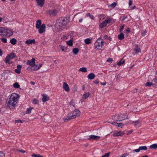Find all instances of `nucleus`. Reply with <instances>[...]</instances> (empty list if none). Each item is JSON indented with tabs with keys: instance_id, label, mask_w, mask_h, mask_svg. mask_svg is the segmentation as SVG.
Here are the masks:
<instances>
[{
	"instance_id": "64",
	"label": "nucleus",
	"mask_w": 157,
	"mask_h": 157,
	"mask_svg": "<svg viewBox=\"0 0 157 157\" xmlns=\"http://www.w3.org/2000/svg\"><path fill=\"white\" fill-rule=\"evenodd\" d=\"M108 36L107 35H105L104 37V39H106L107 38V37Z\"/></svg>"
},
{
	"instance_id": "47",
	"label": "nucleus",
	"mask_w": 157,
	"mask_h": 157,
	"mask_svg": "<svg viewBox=\"0 0 157 157\" xmlns=\"http://www.w3.org/2000/svg\"><path fill=\"white\" fill-rule=\"evenodd\" d=\"M0 157H5L4 153L2 151H0Z\"/></svg>"
},
{
	"instance_id": "35",
	"label": "nucleus",
	"mask_w": 157,
	"mask_h": 157,
	"mask_svg": "<svg viewBox=\"0 0 157 157\" xmlns=\"http://www.w3.org/2000/svg\"><path fill=\"white\" fill-rule=\"evenodd\" d=\"M71 118L70 116V115H68V117L67 118H63V121L64 122H67L68 120L72 119H70Z\"/></svg>"
},
{
	"instance_id": "2",
	"label": "nucleus",
	"mask_w": 157,
	"mask_h": 157,
	"mask_svg": "<svg viewBox=\"0 0 157 157\" xmlns=\"http://www.w3.org/2000/svg\"><path fill=\"white\" fill-rule=\"evenodd\" d=\"M67 24V21L64 19L59 18L57 20L56 24V27L58 29L63 26L66 25Z\"/></svg>"
},
{
	"instance_id": "31",
	"label": "nucleus",
	"mask_w": 157,
	"mask_h": 157,
	"mask_svg": "<svg viewBox=\"0 0 157 157\" xmlns=\"http://www.w3.org/2000/svg\"><path fill=\"white\" fill-rule=\"evenodd\" d=\"M79 71L83 72H86L87 71L86 68L85 67L80 68L79 69Z\"/></svg>"
},
{
	"instance_id": "60",
	"label": "nucleus",
	"mask_w": 157,
	"mask_h": 157,
	"mask_svg": "<svg viewBox=\"0 0 157 157\" xmlns=\"http://www.w3.org/2000/svg\"><path fill=\"white\" fill-rule=\"evenodd\" d=\"M136 7L135 6H133L130 7L131 10H133L136 8Z\"/></svg>"
},
{
	"instance_id": "48",
	"label": "nucleus",
	"mask_w": 157,
	"mask_h": 157,
	"mask_svg": "<svg viewBox=\"0 0 157 157\" xmlns=\"http://www.w3.org/2000/svg\"><path fill=\"white\" fill-rule=\"evenodd\" d=\"M38 101L36 99H34L33 100V103L35 104H36L38 103Z\"/></svg>"
},
{
	"instance_id": "7",
	"label": "nucleus",
	"mask_w": 157,
	"mask_h": 157,
	"mask_svg": "<svg viewBox=\"0 0 157 157\" xmlns=\"http://www.w3.org/2000/svg\"><path fill=\"white\" fill-rule=\"evenodd\" d=\"M57 13V11L56 10H50L46 11V13L52 17L56 16Z\"/></svg>"
},
{
	"instance_id": "4",
	"label": "nucleus",
	"mask_w": 157,
	"mask_h": 157,
	"mask_svg": "<svg viewBox=\"0 0 157 157\" xmlns=\"http://www.w3.org/2000/svg\"><path fill=\"white\" fill-rule=\"evenodd\" d=\"M80 112L78 109L75 110L68 114V115H70V119H72L78 117L80 116Z\"/></svg>"
},
{
	"instance_id": "5",
	"label": "nucleus",
	"mask_w": 157,
	"mask_h": 157,
	"mask_svg": "<svg viewBox=\"0 0 157 157\" xmlns=\"http://www.w3.org/2000/svg\"><path fill=\"white\" fill-rule=\"evenodd\" d=\"M16 57V54L14 53H12L8 55L6 58L5 62L6 63L10 64L12 63L10 60Z\"/></svg>"
},
{
	"instance_id": "56",
	"label": "nucleus",
	"mask_w": 157,
	"mask_h": 157,
	"mask_svg": "<svg viewBox=\"0 0 157 157\" xmlns=\"http://www.w3.org/2000/svg\"><path fill=\"white\" fill-rule=\"evenodd\" d=\"M94 82L95 83L97 84H98L99 83V82L98 79H97L96 80H95L94 81Z\"/></svg>"
},
{
	"instance_id": "19",
	"label": "nucleus",
	"mask_w": 157,
	"mask_h": 157,
	"mask_svg": "<svg viewBox=\"0 0 157 157\" xmlns=\"http://www.w3.org/2000/svg\"><path fill=\"white\" fill-rule=\"evenodd\" d=\"M7 36H10L13 34V32L10 30L7 29L4 31Z\"/></svg>"
},
{
	"instance_id": "51",
	"label": "nucleus",
	"mask_w": 157,
	"mask_h": 157,
	"mask_svg": "<svg viewBox=\"0 0 157 157\" xmlns=\"http://www.w3.org/2000/svg\"><path fill=\"white\" fill-rule=\"evenodd\" d=\"M113 61V59L112 58H109L107 60V62H112Z\"/></svg>"
},
{
	"instance_id": "23",
	"label": "nucleus",
	"mask_w": 157,
	"mask_h": 157,
	"mask_svg": "<svg viewBox=\"0 0 157 157\" xmlns=\"http://www.w3.org/2000/svg\"><path fill=\"white\" fill-rule=\"evenodd\" d=\"M75 101L73 99H72L71 101L69 102V105L71 108H73L75 107Z\"/></svg>"
},
{
	"instance_id": "12",
	"label": "nucleus",
	"mask_w": 157,
	"mask_h": 157,
	"mask_svg": "<svg viewBox=\"0 0 157 157\" xmlns=\"http://www.w3.org/2000/svg\"><path fill=\"white\" fill-rule=\"evenodd\" d=\"M45 27H46V26H45V24H42L41 25V26L39 29V30H38L39 33L40 34H42L44 32L45 30Z\"/></svg>"
},
{
	"instance_id": "44",
	"label": "nucleus",
	"mask_w": 157,
	"mask_h": 157,
	"mask_svg": "<svg viewBox=\"0 0 157 157\" xmlns=\"http://www.w3.org/2000/svg\"><path fill=\"white\" fill-rule=\"evenodd\" d=\"M15 72L18 74H19L21 73V70L18 69H16L14 70Z\"/></svg>"
},
{
	"instance_id": "54",
	"label": "nucleus",
	"mask_w": 157,
	"mask_h": 157,
	"mask_svg": "<svg viewBox=\"0 0 157 157\" xmlns=\"http://www.w3.org/2000/svg\"><path fill=\"white\" fill-rule=\"evenodd\" d=\"M132 4V1L131 0H129V6H131Z\"/></svg>"
},
{
	"instance_id": "27",
	"label": "nucleus",
	"mask_w": 157,
	"mask_h": 157,
	"mask_svg": "<svg viewBox=\"0 0 157 157\" xmlns=\"http://www.w3.org/2000/svg\"><path fill=\"white\" fill-rule=\"evenodd\" d=\"M17 41V40L14 38H13L10 40V43L13 45L16 44Z\"/></svg>"
},
{
	"instance_id": "50",
	"label": "nucleus",
	"mask_w": 157,
	"mask_h": 157,
	"mask_svg": "<svg viewBox=\"0 0 157 157\" xmlns=\"http://www.w3.org/2000/svg\"><path fill=\"white\" fill-rule=\"evenodd\" d=\"M116 3L115 2H113L112 4L110 6L113 8L115 7L116 5Z\"/></svg>"
},
{
	"instance_id": "43",
	"label": "nucleus",
	"mask_w": 157,
	"mask_h": 157,
	"mask_svg": "<svg viewBox=\"0 0 157 157\" xmlns=\"http://www.w3.org/2000/svg\"><path fill=\"white\" fill-rule=\"evenodd\" d=\"M1 41L4 43H6L7 42V39L5 38H1Z\"/></svg>"
},
{
	"instance_id": "49",
	"label": "nucleus",
	"mask_w": 157,
	"mask_h": 157,
	"mask_svg": "<svg viewBox=\"0 0 157 157\" xmlns=\"http://www.w3.org/2000/svg\"><path fill=\"white\" fill-rule=\"evenodd\" d=\"M109 155V153H107L105 154L102 156V157H108Z\"/></svg>"
},
{
	"instance_id": "11",
	"label": "nucleus",
	"mask_w": 157,
	"mask_h": 157,
	"mask_svg": "<svg viewBox=\"0 0 157 157\" xmlns=\"http://www.w3.org/2000/svg\"><path fill=\"white\" fill-rule=\"evenodd\" d=\"M147 149V147L146 146H140L138 149L133 150L136 152H139L141 150H146Z\"/></svg>"
},
{
	"instance_id": "6",
	"label": "nucleus",
	"mask_w": 157,
	"mask_h": 157,
	"mask_svg": "<svg viewBox=\"0 0 157 157\" xmlns=\"http://www.w3.org/2000/svg\"><path fill=\"white\" fill-rule=\"evenodd\" d=\"M103 40L101 38L98 39L94 44L95 48L98 49H101L103 45Z\"/></svg>"
},
{
	"instance_id": "45",
	"label": "nucleus",
	"mask_w": 157,
	"mask_h": 157,
	"mask_svg": "<svg viewBox=\"0 0 157 157\" xmlns=\"http://www.w3.org/2000/svg\"><path fill=\"white\" fill-rule=\"evenodd\" d=\"M130 32V30L129 28H128L127 29L125 30L124 31V32L127 34H128V33Z\"/></svg>"
},
{
	"instance_id": "36",
	"label": "nucleus",
	"mask_w": 157,
	"mask_h": 157,
	"mask_svg": "<svg viewBox=\"0 0 157 157\" xmlns=\"http://www.w3.org/2000/svg\"><path fill=\"white\" fill-rule=\"evenodd\" d=\"M152 85H154L157 82V79L155 78H154L151 82Z\"/></svg>"
},
{
	"instance_id": "34",
	"label": "nucleus",
	"mask_w": 157,
	"mask_h": 157,
	"mask_svg": "<svg viewBox=\"0 0 157 157\" xmlns=\"http://www.w3.org/2000/svg\"><path fill=\"white\" fill-rule=\"evenodd\" d=\"M33 109V107H30V108H27V111L26 112V113L27 114H29L31 113V110L32 109Z\"/></svg>"
},
{
	"instance_id": "62",
	"label": "nucleus",
	"mask_w": 157,
	"mask_h": 157,
	"mask_svg": "<svg viewBox=\"0 0 157 157\" xmlns=\"http://www.w3.org/2000/svg\"><path fill=\"white\" fill-rule=\"evenodd\" d=\"M133 131V130H132L130 132H128L127 133V135H129V134L131 133Z\"/></svg>"
},
{
	"instance_id": "10",
	"label": "nucleus",
	"mask_w": 157,
	"mask_h": 157,
	"mask_svg": "<svg viewBox=\"0 0 157 157\" xmlns=\"http://www.w3.org/2000/svg\"><path fill=\"white\" fill-rule=\"evenodd\" d=\"M42 64H39L38 65L34 64L32 67L31 68V70L32 71H36L39 69L42 66Z\"/></svg>"
},
{
	"instance_id": "61",
	"label": "nucleus",
	"mask_w": 157,
	"mask_h": 157,
	"mask_svg": "<svg viewBox=\"0 0 157 157\" xmlns=\"http://www.w3.org/2000/svg\"><path fill=\"white\" fill-rule=\"evenodd\" d=\"M101 84L102 85L105 86L106 84V82H101Z\"/></svg>"
},
{
	"instance_id": "28",
	"label": "nucleus",
	"mask_w": 157,
	"mask_h": 157,
	"mask_svg": "<svg viewBox=\"0 0 157 157\" xmlns=\"http://www.w3.org/2000/svg\"><path fill=\"white\" fill-rule=\"evenodd\" d=\"M124 60L122 59L119 62H118L117 64L119 66H121L122 65H123L124 63Z\"/></svg>"
},
{
	"instance_id": "40",
	"label": "nucleus",
	"mask_w": 157,
	"mask_h": 157,
	"mask_svg": "<svg viewBox=\"0 0 157 157\" xmlns=\"http://www.w3.org/2000/svg\"><path fill=\"white\" fill-rule=\"evenodd\" d=\"M5 31V29L4 28L0 27V35L1 34L3 33Z\"/></svg>"
},
{
	"instance_id": "46",
	"label": "nucleus",
	"mask_w": 157,
	"mask_h": 157,
	"mask_svg": "<svg viewBox=\"0 0 157 157\" xmlns=\"http://www.w3.org/2000/svg\"><path fill=\"white\" fill-rule=\"evenodd\" d=\"M152 85L151 82H147L146 84V86H150L151 85Z\"/></svg>"
},
{
	"instance_id": "24",
	"label": "nucleus",
	"mask_w": 157,
	"mask_h": 157,
	"mask_svg": "<svg viewBox=\"0 0 157 157\" xmlns=\"http://www.w3.org/2000/svg\"><path fill=\"white\" fill-rule=\"evenodd\" d=\"M124 34L121 33L118 36V38L120 40H122L124 38Z\"/></svg>"
},
{
	"instance_id": "52",
	"label": "nucleus",
	"mask_w": 157,
	"mask_h": 157,
	"mask_svg": "<svg viewBox=\"0 0 157 157\" xmlns=\"http://www.w3.org/2000/svg\"><path fill=\"white\" fill-rule=\"evenodd\" d=\"M15 122L17 123H22V122L20 120H16Z\"/></svg>"
},
{
	"instance_id": "55",
	"label": "nucleus",
	"mask_w": 157,
	"mask_h": 157,
	"mask_svg": "<svg viewBox=\"0 0 157 157\" xmlns=\"http://www.w3.org/2000/svg\"><path fill=\"white\" fill-rule=\"evenodd\" d=\"M124 25H123L121 27L120 30V32H121L124 29Z\"/></svg>"
},
{
	"instance_id": "42",
	"label": "nucleus",
	"mask_w": 157,
	"mask_h": 157,
	"mask_svg": "<svg viewBox=\"0 0 157 157\" xmlns=\"http://www.w3.org/2000/svg\"><path fill=\"white\" fill-rule=\"evenodd\" d=\"M32 156L34 157H43V156L41 155L38 154H33Z\"/></svg>"
},
{
	"instance_id": "39",
	"label": "nucleus",
	"mask_w": 157,
	"mask_h": 157,
	"mask_svg": "<svg viewBox=\"0 0 157 157\" xmlns=\"http://www.w3.org/2000/svg\"><path fill=\"white\" fill-rule=\"evenodd\" d=\"M86 16H89L90 18L92 20H93L94 18V16L92 15H91L90 13H87V14L86 15Z\"/></svg>"
},
{
	"instance_id": "9",
	"label": "nucleus",
	"mask_w": 157,
	"mask_h": 157,
	"mask_svg": "<svg viewBox=\"0 0 157 157\" xmlns=\"http://www.w3.org/2000/svg\"><path fill=\"white\" fill-rule=\"evenodd\" d=\"M35 63V59L34 58H33L31 60H28L27 62V65H29L31 66V67H32Z\"/></svg>"
},
{
	"instance_id": "57",
	"label": "nucleus",
	"mask_w": 157,
	"mask_h": 157,
	"mask_svg": "<svg viewBox=\"0 0 157 157\" xmlns=\"http://www.w3.org/2000/svg\"><path fill=\"white\" fill-rule=\"evenodd\" d=\"M112 124L116 126H118V123L115 122H113L112 123Z\"/></svg>"
},
{
	"instance_id": "8",
	"label": "nucleus",
	"mask_w": 157,
	"mask_h": 157,
	"mask_svg": "<svg viewBox=\"0 0 157 157\" xmlns=\"http://www.w3.org/2000/svg\"><path fill=\"white\" fill-rule=\"evenodd\" d=\"M111 20L110 19H107L104 21L103 22L101 23L100 25V27L101 28H103L105 27L110 22Z\"/></svg>"
},
{
	"instance_id": "41",
	"label": "nucleus",
	"mask_w": 157,
	"mask_h": 157,
	"mask_svg": "<svg viewBox=\"0 0 157 157\" xmlns=\"http://www.w3.org/2000/svg\"><path fill=\"white\" fill-rule=\"evenodd\" d=\"M67 45L70 46H71L73 45L72 41L71 40H70L67 42Z\"/></svg>"
},
{
	"instance_id": "59",
	"label": "nucleus",
	"mask_w": 157,
	"mask_h": 157,
	"mask_svg": "<svg viewBox=\"0 0 157 157\" xmlns=\"http://www.w3.org/2000/svg\"><path fill=\"white\" fill-rule=\"evenodd\" d=\"M122 123H118V127H122Z\"/></svg>"
},
{
	"instance_id": "53",
	"label": "nucleus",
	"mask_w": 157,
	"mask_h": 157,
	"mask_svg": "<svg viewBox=\"0 0 157 157\" xmlns=\"http://www.w3.org/2000/svg\"><path fill=\"white\" fill-rule=\"evenodd\" d=\"M21 67H22V66L20 65H18L17 66V69H20V70H21Z\"/></svg>"
},
{
	"instance_id": "63",
	"label": "nucleus",
	"mask_w": 157,
	"mask_h": 157,
	"mask_svg": "<svg viewBox=\"0 0 157 157\" xmlns=\"http://www.w3.org/2000/svg\"><path fill=\"white\" fill-rule=\"evenodd\" d=\"M85 87L84 85H83L82 87V90H85Z\"/></svg>"
},
{
	"instance_id": "16",
	"label": "nucleus",
	"mask_w": 157,
	"mask_h": 157,
	"mask_svg": "<svg viewBox=\"0 0 157 157\" xmlns=\"http://www.w3.org/2000/svg\"><path fill=\"white\" fill-rule=\"evenodd\" d=\"M42 101L43 102H46V101H48L49 99V97L45 94H43L42 95Z\"/></svg>"
},
{
	"instance_id": "29",
	"label": "nucleus",
	"mask_w": 157,
	"mask_h": 157,
	"mask_svg": "<svg viewBox=\"0 0 157 157\" xmlns=\"http://www.w3.org/2000/svg\"><path fill=\"white\" fill-rule=\"evenodd\" d=\"M150 149H155L157 148V145L156 144H154L151 145L149 147Z\"/></svg>"
},
{
	"instance_id": "13",
	"label": "nucleus",
	"mask_w": 157,
	"mask_h": 157,
	"mask_svg": "<svg viewBox=\"0 0 157 157\" xmlns=\"http://www.w3.org/2000/svg\"><path fill=\"white\" fill-rule=\"evenodd\" d=\"M100 137L96 136L94 135H91L90 136L88 139L90 140H98L99 139Z\"/></svg>"
},
{
	"instance_id": "32",
	"label": "nucleus",
	"mask_w": 157,
	"mask_h": 157,
	"mask_svg": "<svg viewBox=\"0 0 157 157\" xmlns=\"http://www.w3.org/2000/svg\"><path fill=\"white\" fill-rule=\"evenodd\" d=\"M147 33V31L145 29L142 30L141 32V35L143 36H144L146 35Z\"/></svg>"
},
{
	"instance_id": "15",
	"label": "nucleus",
	"mask_w": 157,
	"mask_h": 157,
	"mask_svg": "<svg viewBox=\"0 0 157 157\" xmlns=\"http://www.w3.org/2000/svg\"><path fill=\"white\" fill-rule=\"evenodd\" d=\"M63 89L66 91H68L70 89L68 85L66 82H64L63 85Z\"/></svg>"
},
{
	"instance_id": "33",
	"label": "nucleus",
	"mask_w": 157,
	"mask_h": 157,
	"mask_svg": "<svg viewBox=\"0 0 157 157\" xmlns=\"http://www.w3.org/2000/svg\"><path fill=\"white\" fill-rule=\"evenodd\" d=\"M85 43L86 44H89L91 43V40L89 38H87L85 40Z\"/></svg>"
},
{
	"instance_id": "14",
	"label": "nucleus",
	"mask_w": 157,
	"mask_h": 157,
	"mask_svg": "<svg viewBox=\"0 0 157 157\" xmlns=\"http://www.w3.org/2000/svg\"><path fill=\"white\" fill-rule=\"evenodd\" d=\"M37 5L42 7L44 3V0H36Z\"/></svg>"
},
{
	"instance_id": "25",
	"label": "nucleus",
	"mask_w": 157,
	"mask_h": 157,
	"mask_svg": "<svg viewBox=\"0 0 157 157\" xmlns=\"http://www.w3.org/2000/svg\"><path fill=\"white\" fill-rule=\"evenodd\" d=\"M140 121L139 120L135 121H132L131 124H134L135 126H136L140 122Z\"/></svg>"
},
{
	"instance_id": "21",
	"label": "nucleus",
	"mask_w": 157,
	"mask_h": 157,
	"mask_svg": "<svg viewBox=\"0 0 157 157\" xmlns=\"http://www.w3.org/2000/svg\"><path fill=\"white\" fill-rule=\"evenodd\" d=\"M95 76V75L94 73H91L88 75L87 78L89 79H93L94 78Z\"/></svg>"
},
{
	"instance_id": "30",
	"label": "nucleus",
	"mask_w": 157,
	"mask_h": 157,
	"mask_svg": "<svg viewBox=\"0 0 157 157\" xmlns=\"http://www.w3.org/2000/svg\"><path fill=\"white\" fill-rule=\"evenodd\" d=\"M78 51H79V50H78V48H74L72 50L73 53L75 55H76L78 52Z\"/></svg>"
},
{
	"instance_id": "1",
	"label": "nucleus",
	"mask_w": 157,
	"mask_h": 157,
	"mask_svg": "<svg viewBox=\"0 0 157 157\" xmlns=\"http://www.w3.org/2000/svg\"><path fill=\"white\" fill-rule=\"evenodd\" d=\"M18 96L17 94L13 93L11 94L10 98L6 100L8 106L10 109H13L17 102Z\"/></svg>"
},
{
	"instance_id": "17",
	"label": "nucleus",
	"mask_w": 157,
	"mask_h": 157,
	"mask_svg": "<svg viewBox=\"0 0 157 157\" xmlns=\"http://www.w3.org/2000/svg\"><path fill=\"white\" fill-rule=\"evenodd\" d=\"M41 25V21L40 20H38L37 21L36 25V29H39Z\"/></svg>"
},
{
	"instance_id": "20",
	"label": "nucleus",
	"mask_w": 157,
	"mask_h": 157,
	"mask_svg": "<svg viewBox=\"0 0 157 157\" xmlns=\"http://www.w3.org/2000/svg\"><path fill=\"white\" fill-rule=\"evenodd\" d=\"M124 133L122 132H116L114 133L113 136H122L123 135Z\"/></svg>"
},
{
	"instance_id": "3",
	"label": "nucleus",
	"mask_w": 157,
	"mask_h": 157,
	"mask_svg": "<svg viewBox=\"0 0 157 157\" xmlns=\"http://www.w3.org/2000/svg\"><path fill=\"white\" fill-rule=\"evenodd\" d=\"M128 117V114L125 113L118 115L117 117H114V119L116 121H122L125 119H127Z\"/></svg>"
},
{
	"instance_id": "37",
	"label": "nucleus",
	"mask_w": 157,
	"mask_h": 157,
	"mask_svg": "<svg viewBox=\"0 0 157 157\" xmlns=\"http://www.w3.org/2000/svg\"><path fill=\"white\" fill-rule=\"evenodd\" d=\"M59 47L62 49V51H64L67 49V48L65 46L62 45H59Z\"/></svg>"
},
{
	"instance_id": "18",
	"label": "nucleus",
	"mask_w": 157,
	"mask_h": 157,
	"mask_svg": "<svg viewBox=\"0 0 157 157\" xmlns=\"http://www.w3.org/2000/svg\"><path fill=\"white\" fill-rule=\"evenodd\" d=\"M25 43L27 44H32L35 43V40L34 39H29L25 41Z\"/></svg>"
},
{
	"instance_id": "22",
	"label": "nucleus",
	"mask_w": 157,
	"mask_h": 157,
	"mask_svg": "<svg viewBox=\"0 0 157 157\" xmlns=\"http://www.w3.org/2000/svg\"><path fill=\"white\" fill-rule=\"evenodd\" d=\"M134 50L135 51V53H136L140 52H141V50L140 48L138 47V46L137 45H136L134 49Z\"/></svg>"
},
{
	"instance_id": "38",
	"label": "nucleus",
	"mask_w": 157,
	"mask_h": 157,
	"mask_svg": "<svg viewBox=\"0 0 157 157\" xmlns=\"http://www.w3.org/2000/svg\"><path fill=\"white\" fill-rule=\"evenodd\" d=\"M13 86L14 87L17 88H18L20 87V85L17 82L15 83L13 85Z\"/></svg>"
},
{
	"instance_id": "58",
	"label": "nucleus",
	"mask_w": 157,
	"mask_h": 157,
	"mask_svg": "<svg viewBox=\"0 0 157 157\" xmlns=\"http://www.w3.org/2000/svg\"><path fill=\"white\" fill-rule=\"evenodd\" d=\"M17 151H19V152H21L23 153H25L26 152V151H25L22 150H17Z\"/></svg>"
},
{
	"instance_id": "26",
	"label": "nucleus",
	"mask_w": 157,
	"mask_h": 157,
	"mask_svg": "<svg viewBox=\"0 0 157 157\" xmlns=\"http://www.w3.org/2000/svg\"><path fill=\"white\" fill-rule=\"evenodd\" d=\"M90 93L89 92L86 93L83 95L82 98L83 99H86L88 98L90 96Z\"/></svg>"
}]
</instances>
